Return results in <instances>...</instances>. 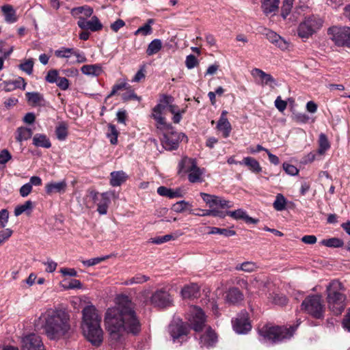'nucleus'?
<instances>
[{
  "instance_id": "27",
  "label": "nucleus",
  "mask_w": 350,
  "mask_h": 350,
  "mask_svg": "<svg viewBox=\"0 0 350 350\" xmlns=\"http://www.w3.org/2000/svg\"><path fill=\"white\" fill-rule=\"evenodd\" d=\"M239 164L245 165L254 173H259L262 171V167H260L259 162L251 157H245L241 161L239 162Z\"/></svg>"
},
{
  "instance_id": "64",
  "label": "nucleus",
  "mask_w": 350,
  "mask_h": 350,
  "mask_svg": "<svg viewBox=\"0 0 350 350\" xmlns=\"http://www.w3.org/2000/svg\"><path fill=\"white\" fill-rule=\"evenodd\" d=\"M275 106L279 111L283 112L287 106V103L283 100L280 96H278L275 100Z\"/></svg>"
},
{
  "instance_id": "51",
  "label": "nucleus",
  "mask_w": 350,
  "mask_h": 350,
  "mask_svg": "<svg viewBox=\"0 0 350 350\" xmlns=\"http://www.w3.org/2000/svg\"><path fill=\"white\" fill-rule=\"evenodd\" d=\"M256 269L255 263L250 261L244 262L236 267L237 270H242L246 272H252Z\"/></svg>"
},
{
  "instance_id": "1",
  "label": "nucleus",
  "mask_w": 350,
  "mask_h": 350,
  "mask_svg": "<svg viewBox=\"0 0 350 350\" xmlns=\"http://www.w3.org/2000/svg\"><path fill=\"white\" fill-rule=\"evenodd\" d=\"M105 328L111 344L121 342L127 334L137 335L141 323L135 311V304L125 295L116 298V306L109 308L104 316Z\"/></svg>"
},
{
  "instance_id": "63",
  "label": "nucleus",
  "mask_w": 350,
  "mask_h": 350,
  "mask_svg": "<svg viewBox=\"0 0 350 350\" xmlns=\"http://www.w3.org/2000/svg\"><path fill=\"white\" fill-rule=\"evenodd\" d=\"M13 231L10 228H5L0 231V241L2 244L6 241L12 234Z\"/></svg>"
},
{
  "instance_id": "3",
  "label": "nucleus",
  "mask_w": 350,
  "mask_h": 350,
  "mask_svg": "<svg viewBox=\"0 0 350 350\" xmlns=\"http://www.w3.org/2000/svg\"><path fill=\"white\" fill-rule=\"evenodd\" d=\"M81 329L86 339L95 347L103 341L104 332L101 328V316L93 305L86 306L82 310Z\"/></svg>"
},
{
  "instance_id": "60",
  "label": "nucleus",
  "mask_w": 350,
  "mask_h": 350,
  "mask_svg": "<svg viewBox=\"0 0 350 350\" xmlns=\"http://www.w3.org/2000/svg\"><path fill=\"white\" fill-rule=\"evenodd\" d=\"M12 159V154L7 149L0 152V164H5Z\"/></svg>"
},
{
  "instance_id": "28",
  "label": "nucleus",
  "mask_w": 350,
  "mask_h": 350,
  "mask_svg": "<svg viewBox=\"0 0 350 350\" xmlns=\"http://www.w3.org/2000/svg\"><path fill=\"white\" fill-rule=\"evenodd\" d=\"M252 75L258 77L262 80V85H267L275 83V79L270 74H267L259 68H254Z\"/></svg>"
},
{
  "instance_id": "53",
  "label": "nucleus",
  "mask_w": 350,
  "mask_h": 350,
  "mask_svg": "<svg viewBox=\"0 0 350 350\" xmlns=\"http://www.w3.org/2000/svg\"><path fill=\"white\" fill-rule=\"evenodd\" d=\"M146 66L142 65L140 66L139 70L137 72V73L135 75L133 78L132 79V82H136L139 83L142 80H144L146 78Z\"/></svg>"
},
{
  "instance_id": "32",
  "label": "nucleus",
  "mask_w": 350,
  "mask_h": 350,
  "mask_svg": "<svg viewBox=\"0 0 350 350\" xmlns=\"http://www.w3.org/2000/svg\"><path fill=\"white\" fill-rule=\"evenodd\" d=\"M203 171L198 165L188 173V180L191 183H202Z\"/></svg>"
},
{
  "instance_id": "52",
  "label": "nucleus",
  "mask_w": 350,
  "mask_h": 350,
  "mask_svg": "<svg viewBox=\"0 0 350 350\" xmlns=\"http://www.w3.org/2000/svg\"><path fill=\"white\" fill-rule=\"evenodd\" d=\"M62 287L64 290L81 289L83 287V284L80 280L72 279L68 281L67 284H63Z\"/></svg>"
},
{
  "instance_id": "11",
  "label": "nucleus",
  "mask_w": 350,
  "mask_h": 350,
  "mask_svg": "<svg viewBox=\"0 0 350 350\" xmlns=\"http://www.w3.org/2000/svg\"><path fill=\"white\" fill-rule=\"evenodd\" d=\"M187 319L191 327L196 332H201L206 327V316L204 311L199 307L191 306L187 314Z\"/></svg>"
},
{
  "instance_id": "50",
  "label": "nucleus",
  "mask_w": 350,
  "mask_h": 350,
  "mask_svg": "<svg viewBox=\"0 0 350 350\" xmlns=\"http://www.w3.org/2000/svg\"><path fill=\"white\" fill-rule=\"evenodd\" d=\"M176 236H174L173 234H169L164 236L157 237L154 238H151L149 239V242L154 244H162L163 243L167 242L172 239H175Z\"/></svg>"
},
{
  "instance_id": "16",
  "label": "nucleus",
  "mask_w": 350,
  "mask_h": 350,
  "mask_svg": "<svg viewBox=\"0 0 350 350\" xmlns=\"http://www.w3.org/2000/svg\"><path fill=\"white\" fill-rule=\"evenodd\" d=\"M169 332L174 342H180V339L187 335L188 328L183 322L173 323L169 326Z\"/></svg>"
},
{
  "instance_id": "49",
  "label": "nucleus",
  "mask_w": 350,
  "mask_h": 350,
  "mask_svg": "<svg viewBox=\"0 0 350 350\" xmlns=\"http://www.w3.org/2000/svg\"><path fill=\"white\" fill-rule=\"evenodd\" d=\"M126 90L127 91L123 93L121 96L123 102L126 103L132 100L140 101L142 100L141 96H137L133 90L130 88Z\"/></svg>"
},
{
  "instance_id": "15",
  "label": "nucleus",
  "mask_w": 350,
  "mask_h": 350,
  "mask_svg": "<svg viewBox=\"0 0 350 350\" xmlns=\"http://www.w3.org/2000/svg\"><path fill=\"white\" fill-rule=\"evenodd\" d=\"M150 301L157 307L165 308L171 304L172 299L167 292L159 290L152 294Z\"/></svg>"
},
{
  "instance_id": "36",
  "label": "nucleus",
  "mask_w": 350,
  "mask_h": 350,
  "mask_svg": "<svg viewBox=\"0 0 350 350\" xmlns=\"http://www.w3.org/2000/svg\"><path fill=\"white\" fill-rule=\"evenodd\" d=\"M16 133L17 135L16 136V140L19 142L30 139L33 135V132L31 129L23 126L18 128Z\"/></svg>"
},
{
  "instance_id": "4",
  "label": "nucleus",
  "mask_w": 350,
  "mask_h": 350,
  "mask_svg": "<svg viewBox=\"0 0 350 350\" xmlns=\"http://www.w3.org/2000/svg\"><path fill=\"white\" fill-rule=\"evenodd\" d=\"M342 290V283L336 280H332L326 288L328 308L336 315L341 314L345 308L346 296Z\"/></svg>"
},
{
  "instance_id": "45",
  "label": "nucleus",
  "mask_w": 350,
  "mask_h": 350,
  "mask_svg": "<svg viewBox=\"0 0 350 350\" xmlns=\"http://www.w3.org/2000/svg\"><path fill=\"white\" fill-rule=\"evenodd\" d=\"M191 208V204L189 202L181 200L174 204L172 206V210L177 213H182L184 211H190Z\"/></svg>"
},
{
  "instance_id": "35",
  "label": "nucleus",
  "mask_w": 350,
  "mask_h": 350,
  "mask_svg": "<svg viewBox=\"0 0 350 350\" xmlns=\"http://www.w3.org/2000/svg\"><path fill=\"white\" fill-rule=\"evenodd\" d=\"M119 134L120 132L117 130L116 126L114 124L110 123L107 125L106 135L112 145H116L118 144V137Z\"/></svg>"
},
{
  "instance_id": "39",
  "label": "nucleus",
  "mask_w": 350,
  "mask_h": 350,
  "mask_svg": "<svg viewBox=\"0 0 350 350\" xmlns=\"http://www.w3.org/2000/svg\"><path fill=\"white\" fill-rule=\"evenodd\" d=\"M154 23V20L152 18H150L148 20L147 23L139 27L135 32L134 34L135 36L137 35H142V36H148L150 35L152 33V28L151 27V25Z\"/></svg>"
},
{
  "instance_id": "58",
  "label": "nucleus",
  "mask_w": 350,
  "mask_h": 350,
  "mask_svg": "<svg viewBox=\"0 0 350 350\" xmlns=\"http://www.w3.org/2000/svg\"><path fill=\"white\" fill-rule=\"evenodd\" d=\"M157 192L161 196L172 199V189L171 188H168L165 186H160L157 188Z\"/></svg>"
},
{
  "instance_id": "34",
  "label": "nucleus",
  "mask_w": 350,
  "mask_h": 350,
  "mask_svg": "<svg viewBox=\"0 0 350 350\" xmlns=\"http://www.w3.org/2000/svg\"><path fill=\"white\" fill-rule=\"evenodd\" d=\"M32 208L33 202L31 200H27L23 204L18 205L15 208L14 215L18 217L25 213L27 217H29Z\"/></svg>"
},
{
  "instance_id": "46",
  "label": "nucleus",
  "mask_w": 350,
  "mask_h": 350,
  "mask_svg": "<svg viewBox=\"0 0 350 350\" xmlns=\"http://www.w3.org/2000/svg\"><path fill=\"white\" fill-rule=\"evenodd\" d=\"M294 0H283L281 8V16L284 19L290 14L293 5Z\"/></svg>"
},
{
  "instance_id": "33",
  "label": "nucleus",
  "mask_w": 350,
  "mask_h": 350,
  "mask_svg": "<svg viewBox=\"0 0 350 350\" xmlns=\"http://www.w3.org/2000/svg\"><path fill=\"white\" fill-rule=\"evenodd\" d=\"M318 143L319 148L317 150V153L321 155L324 154L325 152L330 148V143L327 135L324 133H321L319 135Z\"/></svg>"
},
{
  "instance_id": "54",
  "label": "nucleus",
  "mask_w": 350,
  "mask_h": 350,
  "mask_svg": "<svg viewBox=\"0 0 350 350\" xmlns=\"http://www.w3.org/2000/svg\"><path fill=\"white\" fill-rule=\"evenodd\" d=\"M108 258H109L108 256H103V257H97V258H91V259H88V260H81V262L86 267H91V266H94V265H96L101 262L102 261L107 259Z\"/></svg>"
},
{
  "instance_id": "31",
  "label": "nucleus",
  "mask_w": 350,
  "mask_h": 350,
  "mask_svg": "<svg viewBox=\"0 0 350 350\" xmlns=\"http://www.w3.org/2000/svg\"><path fill=\"white\" fill-rule=\"evenodd\" d=\"M280 0H263L262 8L266 14L275 13L278 10Z\"/></svg>"
},
{
  "instance_id": "6",
  "label": "nucleus",
  "mask_w": 350,
  "mask_h": 350,
  "mask_svg": "<svg viewBox=\"0 0 350 350\" xmlns=\"http://www.w3.org/2000/svg\"><path fill=\"white\" fill-rule=\"evenodd\" d=\"M295 328L294 326L289 328L264 326L259 330V333L265 339L275 343L290 339L293 336Z\"/></svg>"
},
{
  "instance_id": "42",
  "label": "nucleus",
  "mask_w": 350,
  "mask_h": 350,
  "mask_svg": "<svg viewBox=\"0 0 350 350\" xmlns=\"http://www.w3.org/2000/svg\"><path fill=\"white\" fill-rule=\"evenodd\" d=\"M148 280L149 277L141 273H138L136 274L134 277L125 280L124 282H122V284L126 286L136 284H143L148 281Z\"/></svg>"
},
{
  "instance_id": "38",
  "label": "nucleus",
  "mask_w": 350,
  "mask_h": 350,
  "mask_svg": "<svg viewBox=\"0 0 350 350\" xmlns=\"http://www.w3.org/2000/svg\"><path fill=\"white\" fill-rule=\"evenodd\" d=\"M55 135L59 141H64L66 139L68 132V126L66 122H62L55 128Z\"/></svg>"
},
{
  "instance_id": "62",
  "label": "nucleus",
  "mask_w": 350,
  "mask_h": 350,
  "mask_svg": "<svg viewBox=\"0 0 350 350\" xmlns=\"http://www.w3.org/2000/svg\"><path fill=\"white\" fill-rule=\"evenodd\" d=\"M189 213L200 217L209 216L208 209L193 208L192 205Z\"/></svg>"
},
{
  "instance_id": "18",
  "label": "nucleus",
  "mask_w": 350,
  "mask_h": 350,
  "mask_svg": "<svg viewBox=\"0 0 350 350\" xmlns=\"http://www.w3.org/2000/svg\"><path fill=\"white\" fill-rule=\"evenodd\" d=\"M227 114L228 112L226 111H223L221 112L216 126V129L222 132V136L224 138L228 137L232 131L231 124L226 117Z\"/></svg>"
},
{
  "instance_id": "9",
  "label": "nucleus",
  "mask_w": 350,
  "mask_h": 350,
  "mask_svg": "<svg viewBox=\"0 0 350 350\" xmlns=\"http://www.w3.org/2000/svg\"><path fill=\"white\" fill-rule=\"evenodd\" d=\"M327 34L336 46L350 48V27L333 26L327 29Z\"/></svg>"
},
{
  "instance_id": "26",
  "label": "nucleus",
  "mask_w": 350,
  "mask_h": 350,
  "mask_svg": "<svg viewBox=\"0 0 350 350\" xmlns=\"http://www.w3.org/2000/svg\"><path fill=\"white\" fill-rule=\"evenodd\" d=\"M200 288L197 284L192 283L185 286L181 291V294L185 299L197 297L199 295Z\"/></svg>"
},
{
  "instance_id": "19",
  "label": "nucleus",
  "mask_w": 350,
  "mask_h": 350,
  "mask_svg": "<svg viewBox=\"0 0 350 350\" xmlns=\"http://www.w3.org/2000/svg\"><path fill=\"white\" fill-rule=\"evenodd\" d=\"M233 328L238 334H246L251 329L252 326L247 316L244 314L243 316L238 317L233 321Z\"/></svg>"
},
{
  "instance_id": "23",
  "label": "nucleus",
  "mask_w": 350,
  "mask_h": 350,
  "mask_svg": "<svg viewBox=\"0 0 350 350\" xmlns=\"http://www.w3.org/2000/svg\"><path fill=\"white\" fill-rule=\"evenodd\" d=\"M32 144L38 148H50L52 146L49 137L43 133H36L32 138Z\"/></svg>"
},
{
  "instance_id": "10",
  "label": "nucleus",
  "mask_w": 350,
  "mask_h": 350,
  "mask_svg": "<svg viewBox=\"0 0 350 350\" xmlns=\"http://www.w3.org/2000/svg\"><path fill=\"white\" fill-rule=\"evenodd\" d=\"M162 131L166 132L164 133L163 139L162 140V146L166 150H176L178 148L180 142L185 141L186 143L188 142V137L185 133L174 131L173 129L170 131Z\"/></svg>"
},
{
  "instance_id": "56",
  "label": "nucleus",
  "mask_w": 350,
  "mask_h": 350,
  "mask_svg": "<svg viewBox=\"0 0 350 350\" xmlns=\"http://www.w3.org/2000/svg\"><path fill=\"white\" fill-rule=\"evenodd\" d=\"M58 78V70L56 69H51L47 72V75L45 77V80L50 83H54L57 82Z\"/></svg>"
},
{
  "instance_id": "47",
  "label": "nucleus",
  "mask_w": 350,
  "mask_h": 350,
  "mask_svg": "<svg viewBox=\"0 0 350 350\" xmlns=\"http://www.w3.org/2000/svg\"><path fill=\"white\" fill-rule=\"evenodd\" d=\"M208 234H219L224 237H232L235 234V231L232 230H228L226 228H220L217 227H212L209 228Z\"/></svg>"
},
{
  "instance_id": "21",
  "label": "nucleus",
  "mask_w": 350,
  "mask_h": 350,
  "mask_svg": "<svg viewBox=\"0 0 350 350\" xmlns=\"http://www.w3.org/2000/svg\"><path fill=\"white\" fill-rule=\"evenodd\" d=\"M196 165H197V162L195 159L185 156L178 164V174H182L189 173L196 167Z\"/></svg>"
},
{
  "instance_id": "13",
  "label": "nucleus",
  "mask_w": 350,
  "mask_h": 350,
  "mask_svg": "<svg viewBox=\"0 0 350 350\" xmlns=\"http://www.w3.org/2000/svg\"><path fill=\"white\" fill-rule=\"evenodd\" d=\"M22 350H44L40 336L35 334H28L21 339Z\"/></svg>"
},
{
  "instance_id": "25",
  "label": "nucleus",
  "mask_w": 350,
  "mask_h": 350,
  "mask_svg": "<svg viewBox=\"0 0 350 350\" xmlns=\"http://www.w3.org/2000/svg\"><path fill=\"white\" fill-rule=\"evenodd\" d=\"M66 183L62 180L58 183H49L45 186V191L48 195L55 193L64 192L66 188Z\"/></svg>"
},
{
  "instance_id": "20",
  "label": "nucleus",
  "mask_w": 350,
  "mask_h": 350,
  "mask_svg": "<svg viewBox=\"0 0 350 350\" xmlns=\"http://www.w3.org/2000/svg\"><path fill=\"white\" fill-rule=\"evenodd\" d=\"M1 85H3V90L5 92H10L16 89L25 90L26 82L23 77H18L14 80L3 81Z\"/></svg>"
},
{
  "instance_id": "22",
  "label": "nucleus",
  "mask_w": 350,
  "mask_h": 350,
  "mask_svg": "<svg viewBox=\"0 0 350 350\" xmlns=\"http://www.w3.org/2000/svg\"><path fill=\"white\" fill-rule=\"evenodd\" d=\"M244 295L241 291L236 287L230 288L226 292V301L230 304H237L243 300Z\"/></svg>"
},
{
  "instance_id": "14",
  "label": "nucleus",
  "mask_w": 350,
  "mask_h": 350,
  "mask_svg": "<svg viewBox=\"0 0 350 350\" xmlns=\"http://www.w3.org/2000/svg\"><path fill=\"white\" fill-rule=\"evenodd\" d=\"M77 25L83 30H90L92 32L99 31L103 28V25L96 16H92L89 21H87L84 17L79 16Z\"/></svg>"
},
{
  "instance_id": "59",
  "label": "nucleus",
  "mask_w": 350,
  "mask_h": 350,
  "mask_svg": "<svg viewBox=\"0 0 350 350\" xmlns=\"http://www.w3.org/2000/svg\"><path fill=\"white\" fill-rule=\"evenodd\" d=\"M283 169L287 174L295 176L299 172V170L293 165L284 163Z\"/></svg>"
},
{
  "instance_id": "5",
  "label": "nucleus",
  "mask_w": 350,
  "mask_h": 350,
  "mask_svg": "<svg viewBox=\"0 0 350 350\" xmlns=\"http://www.w3.org/2000/svg\"><path fill=\"white\" fill-rule=\"evenodd\" d=\"M202 199L208 206L209 216L213 217L225 218L226 209L232 206V202L226 200L223 197L201 192L200 193Z\"/></svg>"
},
{
  "instance_id": "41",
  "label": "nucleus",
  "mask_w": 350,
  "mask_h": 350,
  "mask_svg": "<svg viewBox=\"0 0 350 350\" xmlns=\"http://www.w3.org/2000/svg\"><path fill=\"white\" fill-rule=\"evenodd\" d=\"M226 217H230L232 219H253L252 217L248 216L245 211L242 209H238L236 211H228V209L226 210V212L224 213Z\"/></svg>"
},
{
  "instance_id": "44",
  "label": "nucleus",
  "mask_w": 350,
  "mask_h": 350,
  "mask_svg": "<svg viewBox=\"0 0 350 350\" xmlns=\"http://www.w3.org/2000/svg\"><path fill=\"white\" fill-rule=\"evenodd\" d=\"M287 204L288 202L284 196L281 193L277 194V196H275V200L273 204L274 208L276 211H280L284 210L286 208Z\"/></svg>"
},
{
  "instance_id": "48",
  "label": "nucleus",
  "mask_w": 350,
  "mask_h": 350,
  "mask_svg": "<svg viewBox=\"0 0 350 350\" xmlns=\"http://www.w3.org/2000/svg\"><path fill=\"white\" fill-rule=\"evenodd\" d=\"M130 88H131V86L127 83H120L113 85L111 92L107 95V96L105 98V102L108 98L114 96L118 91L122 90H129Z\"/></svg>"
},
{
  "instance_id": "30",
  "label": "nucleus",
  "mask_w": 350,
  "mask_h": 350,
  "mask_svg": "<svg viewBox=\"0 0 350 350\" xmlns=\"http://www.w3.org/2000/svg\"><path fill=\"white\" fill-rule=\"evenodd\" d=\"M1 11L5 16V20L7 23H13L17 21L16 16V11L10 5H4L1 7Z\"/></svg>"
},
{
  "instance_id": "40",
  "label": "nucleus",
  "mask_w": 350,
  "mask_h": 350,
  "mask_svg": "<svg viewBox=\"0 0 350 350\" xmlns=\"http://www.w3.org/2000/svg\"><path fill=\"white\" fill-rule=\"evenodd\" d=\"M321 245L328 247H342L344 245V242L342 239L336 237H333L327 239H323L321 241Z\"/></svg>"
},
{
  "instance_id": "12",
  "label": "nucleus",
  "mask_w": 350,
  "mask_h": 350,
  "mask_svg": "<svg viewBox=\"0 0 350 350\" xmlns=\"http://www.w3.org/2000/svg\"><path fill=\"white\" fill-rule=\"evenodd\" d=\"M167 106L159 103L152 109L151 118L154 120L155 126L160 131H170L174 129L172 124L167 122L166 118L163 115V111Z\"/></svg>"
},
{
  "instance_id": "43",
  "label": "nucleus",
  "mask_w": 350,
  "mask_h": 350,
  "mask_svg": "<svg viewBox=\"0 0 350 350\" xmlns=\"http://www.w3.org/2000/svg\"><path fill=\"white\" fill-rule=\"evenodd\" d=\"M27 100L33 105H40L42 101H44L43 96L39 92H27L25 94Z\"/></svg>"
},
{
  "instance_id": "29",
  "label": "nucleus",
  "mask_w": 350,
  "mask_h": 350,
  "mask_svg": "<svg viewBox=\"0 0 350 350\" xmlns=\"http://www.w3.org/2000/svg\"><path fill=\"white\" fill-rule=\"evenodd\" d=\"M81 70L83 74L98 77L103 72L102 67L99 64L84 65Z\"/></svg>"
},
{
  "instance_id": "24",
  "label": "nucleus",
  "mask_w": 350,
  "mask_h": 350,
  "mask_svg": "<svg viewBox=\"0 0 350 350\" xmlns=\"http://www.w3.org/2000/svg\"><path fill=\"white\" fill-rule=\"evenodd\" d=\"M128 178V175L123 171H113L110 174V185L112 187L120 186Z\"/></svg>"
},
{
  "instance_id": "17",
  "label": "nucleus",
  "mask_w": 350,
  "mask_h": 350,
  "mask_svg": "<svg viewBox=\"0 0 350 350\" xmlns=\"http://www.w3.org/2000/svg\"><path fill=\"white\" fill-rule=\"evenodd\" d=\"M217 342V336L214 330L209 326L200 337V345L202 347H213Z\"/></svg>"
},
{
  "instance_id": "57",
  "label": "nucleus",
  "mask_w": 350,
  "mask_h": 350,
  "mask_svg": "<svg viewBox=\"0 0 350 350\" xmlns=\"http://www.w3.org/2000/svg\"><path fill=\"white\" fill-rule=\"evenodd\" d=\"M185 65L188 69H192L198 65V61L194 55H189L186 57Z\"/></svg>"
},
{
  "instance_id": "61",
  "label": "nucleus",
  "mask_w": 350,
  "mask_h": 350,
  "mask_svg": "<svg viewBox=\"0 0 350 350\" xmlns=\"http://www.w3.org/2000/svg\"><path fill=\"white\" fill-rule=\"evenodd\" d=\"M56 85L57 87L62 90H66L68 89L70 83L69 81L66 77H59L58 78Z\"/></svg>"
},
{
  "instance_id": "7",
  "label": "nucleus",
  "mask_w": 350,
  "mask_h": 350,
  "mask_svg": "<svg viewBox=\"0 0 350 350\" xmlns=\"http://www.w3.org/2000/svg\"><path fill=\"white\" fill-rule=\"evenodd\" d=\"M301 310L315 319H323L325 310L322 297L319 295L307 296L301 304Z\"/></svg>"
},
{
  "instance_id": "2",
  "label": "nucleus",
  "mask_w": 350,
  "mask_h": 350,
  "mask_svg": "<svg viewBox=\"0 0 350 350\" xmlns=\"http://www.w3.org/2000/svg\"><path fill=\"white\" fill-rule=\"evenodd\" d=\"M45 336L51 340L68 338L72 333L70 315L62 308H48L38 319Z\"/></svg>"
},
{
  "instance_id": "55",
  "label": "nucleus",
  "mask_w": 350,
  "mask_h": 350,
  "mask_svg": "<svg viewBox=\"0 0 350 350\" xmlns=\"http://www.w3.org/2000/svg\"><path fill=\"white\" fill-rule=\"evenodd\" d=\"M19 68L28 75H31L33 72V62L32 59H27L25 62L19 65Z\"/></svg>"
},
{
  "instance_id": "8",
  "label": "nucleus",
  "mask_w": 350,
  "mask_h": 350,
  "mask_svg": "<svg viewBox=\"0 0 350 350\" xmlns=\"http://www.w3.org/2000/svg\"><path fill=\"white\" fill-rule=\"evenodd\" d=\"M323 25V21L314 15L307 17L298 26L297 34L302 39L312 36Z\"/></svg>"
},
{
  "instance_id": "37",
  "label": "nucleus",
  "mask_w": 350,
  "mask_h": 350,
  "mask_svg": "<svg viewBox=\"0 0 350 350\" xmlns=\"http://www.w3.org/2000/svg\"><path fill=\"white\" fill-rule=\"evenodd\" d=\"M162 48V42L160 39H154L151 41L146 49V54L148 56H152L157 54Z\"/></svg>"
}]
</instances>
